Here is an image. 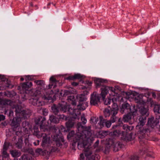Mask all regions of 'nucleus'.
I'll list each match as a JSON object with an SVG mask.
<instances>
[{
    "label": "nucleus",
    "instance_id": "1",
    "mask_svg": "<svg viewBox=\"0 0 160 160\" xmlns=\"http://www.w3.org/2000/svg\"><path fill=\"white\" fill-rule=\"evenodd\" d=\"M91 128L90 126H83L80 122L77 123L76 138L77 140L79 141L78 148L84 151L85 156L87 158H89L92 153L90 146L88 145V142L92 140V138Z\"/></svg>",
    "mask_w": 160,
    "mask_h": 160
},
{
    "label": "nucleus",
    "instance_id": "2",
    "mask_svg": "<svg viewBox=\"0 0 160 160\" xmlns=\"http://www.w3.org/2000/svg\"><path fill=\"white\" fill-rule=\"evenodd\" d=\"M138 120L139 122L136 128L138 130L139 138L140 139V143L142 145H143L146 143V140L149 139L148 136L150 132V129L148 128L147 126L143 127L146 121V116H140Z\"/></svg>",
    "mask_w": 160,
    "mask_h": 160
},
{
    "label": "nucleus",
    "instance_id": "3",
    "mask_svg": "<svg viewBox=\"0 0 160 160\" xmlns=\"http://www.w3.org/2000/svg\"><path fill=\"white\" fill-rule=\"evenodd\" d=\"M118 108L117 104H114V105L112 106L110 110L107 108L104 109L103 111L104 116L107 118L111 115V120L113 123L115 122L117 119L116 115L118 113Z\"/></svg>",
    "mask_w": 160,
    "mask_h": 160
},
{
    "label": "nucleus",
    "instance_id": "4",
    "mask_svg": "<svg viewBox=\"0 0 160 160\" xmlns=\"http://www.w3.org/2000/svg\"><path fill=\"white\" fill-rule=\"evenodd\" d=\"M13 109H15L16 116L22 117V119H26L29 116L30 113L29 111L24 110L20 106L14 105Z\"/></svg>",
    "mask_w": 160,
    "mask_h": 160
},
{
    "label": "nucleus",
    "instance_id": "5",
    "mask_svg": "<svg viewBox=\"0 0 160 160\" xmlns=\"http://www.w3.org/2000/svg\"><path fill=\"white\" fill-rule=\"evenodd\" d=\"M67 107L66 106V102H63L59 103L57 106L54 104L51 107L53 112L55 114H57L60 112H67Z\"/></svg>",
    "mask_w": 160,
    "mask_h": 160
},
{
    "label": "nucleus",
    "instance_id": "6",
    "mask_svg": "<svg viewBox=\"0 0 160 160\" xmlns=\"http://www.w3.org/2000/svg\"><path fill=\"white\" fill-rule=\"evenodd\" d=\"M46 118L44 117H39L35 119V123L36 124H39L40 130L42 131L45 132L48 130L47 125H45L44 122Z\"/></svg>",
    "mask_w": 160,
    "mask_h": 160
},
{
    "label": "nucleus",
    "instance_id": "7",
    "mask_svg": "<svg viewBox=\"0 0 160 160\" xmlns=\"http://www.w3.org/2000/svg\"><path fill=\"white\" fill-rule=\"evenodd\" d=\"M99 118L100 121L96 126L97 128L100 129L105 126L108 128L110 127L112 122L111 119L110 120H107L104 119L102 116H100Z\"/></svg>",
    "mask_w": 160,
    "mask_h": 160
},
{
    "label": "nucleus",
    "instance_id": "8",
    "mask_svg": "<svg viewBox=\"0 0 160 160\" xmlns=\"http://www.w3.org/2000/svg\"><path fill=\"white\" fill-rule=\"evenodd\" d=\"M136 111L137 110L135 109L134 107L130 106L129 104L127 103L122 105L120 110V112L122 113L125 112L135 113Z\"/></svg>",
    "mask_w": 160,
    "mask_h": 160
},
{
    "label": "nucleus",
    "instance_id": "9",
    "mask_svg": "<svg viewBox=\"0 0 160 160\" xmlns=\"http://www.w3.org/2000/svg\"><path fill=\"white\" fill-rule=\"evenodd\" d=\"M21 118L22 117L18 116H16V117L13 118L10 124L13 131H16L18 128L20 127V125Z\"/></svg>",
    "mask_w": 160,
    "mask_h": 160
},
{
    "label": "nucleus",
    "instance_id": "10",
    "mask_svg": "<svg viewBox=\"0 0 160 160\" xmlns=\"http://www.w3.org/2000/svg\"><path fill=\"white\" fill-rule=\"evenodd\" d=\"M159 122V121L158 119L156 118H154L153 117H151L148 119V121L147 122V126L148 127V128H149L150 129V131L151 129L153 128L155 126H156Z\"/></svg>",
    "mask_w": 160,
    "mask_h": 160
},
{
    "label": "nucleus",
    "instance_id": "11",
    "mask_svg": "<svg viewBox=\"0 0 160 160\" xmlns=\"http://www.w3.org/2000/svg\"><path fill=\"white\" fill-rule=\"evenodd\" d=\"M101 95L102 97V99L104 100L106 95L108 92L109 91L114 92L115 89L112 87L103 86L101 88Z\"/></svg>",
    "mask_w": 160,
    "mask_h": 160
},
{
    "label": "nucleus",
    "instance_id": "12",
    "mask_svg": "<svg viewBox=\"0 0 160 160\" xmlns=\"http://www.w3.org/2000/svg\"><path fill=\"white\" fill-rule=\"evenodd\" d=\"M100 97L97 92H94L91 95L90 103L91 105H96L100 102Z\"/></svg>",
    "mask_w": 160,
    "mask_h": 160
},
{
    "label": "nucleus",
    "instance_id": "13",
    "mask_svg": "<svg viewBox=\"0 0 160 160\" xmlns=\"http://www.w3.org/2000/svg\"><path fill=\"white\" fill-rule=\"evenodd\" d=\"M66 106L67 107V111H68L70 114L72 115L73 117L75 118L77 115L80 113L79 110H78V109H73L70 108L69 106L67 105L66 103Z\"/></svg>",
    "mask_w": 160,
    "mask_h": 160
},
{
    "label": "nucleus",
    "instance_id": "14",
    "mask_svg": "<svg viewBox=\"0 0 160 160\" xmlns=\"http://www.w3.org/2000/svg\"><path fill=\"white\" fill-rule=\"evenodd\" d=\"M50 84L46 87L47 89H50L53 87V88H55L57 86V83L58 82L56 78L54 77H51L49 79Z\"/></svg>",
    "mask_w": 160,
    "mask_h": 160
},
{
    "label": "nucleus",
    "instance_id": "15",
    "mask_svg": "<svg viewBox=\"0 0 160 160\" xmlns=\"http://www.w3.org/2000/svg\"><path fill=\"white\" fill-rule=\"evenodd\" d=\"M112 142L111 146L113 148V151L115 152L118 151L119 149L121 148V144L119 142H113L112 140H110L109 142V144H110V142Z\"/></svg>",
    "mask_w": 160,
    "mask_h": 160
},
{
    "label": "nucleus",
    "instance_id": "16",
    "mask_svg": "<svg viewBox=\"0 0 160 160\" xmlns=\"http://www.w3.org/2000/svg\"><path fill=\"white\" fill-rule=\"evenodd\" d=\"M94 81L97 87L102 86V87L103 86H105L103 85V83L107 82V81L106 80L101 78H96Z\"/></svg>",
    "mask_w": 160,
    "mask_h": 160
},
{
    "label": "nucleus",
    "instance_id": "17",
    "mask_svg": "<svg viewBox=\"0 0 160 160\" xmlns=\"http://www.w3.org/2000/svg\"><path fill=\"white\" fill-rule=\"evenodd\" d=\"M117 102V100L115 98H107L104 101V103L105 105H109L111 103H112V106H113L114 105V104H117L116 102Z\"/></svg>",
    "mask_w": 160,
    "mask_h": 160
},
{
    "label": "nucleus",
    "instance_id": "18",
    "mask_svg": "<svg viewBox=\"0 0 160 160\" xmlns=\"http://www.w3.org/2000/svg\"><path fill=\"white\" fill-rule=\"evenodd\" d=\"M32 86V83L31 82H27L23 83L22 87L23 90H28Z\"/></svg>",
    "mask_w": 160,
    "mask_h": 160
},
{
    "label": "nucleus",
    "instance_id": "19",
    "mask_svg": "<svg viewBox=\"0 0 160 160\" xmlns=\"http://www.w3.org/2000/svg\"><path fill=\"white\" fill-rule=\"evenodd\" d=\"M10 152L12 157L16 158L19 157L21 155V152L16 149L10 150Z\"/></svg>",
    "mask_w": 160,
    "mask_h": 160
},
{
    "label": "nucleus",
    "instance_id": "20",
    "mask_svg": "<svg viewBox=\"0 0 160 160\" xmlns=\"http://www.w3.org/2000/svg\"><path fill=\"white\" fill-rule=\"evenodd\" d=\"M128 112L127 114L124 115L123 118V121L124 122H127L131 120L132 115L134 114V113Z\"/></svg>",
    "mask_w": 160,
    "mask_h": 160
},
{
    "label": "nucleus",
    "instance_id": "21",
    "mask_svg": "<svg viewBox=\"0 0 160 160\" xmlns=\"http://www.w3.org/2000/svg\"><path fill=\"white\" fill-rule=\"evenodd\" d=\"M67 100L70 103L73 105H76V101L75 97L73 95H70L68 97Z\"/></svg>",
    "mask_w": 160,
    "mask_h": 160
},
{
    "label": "nucleus",
    "instance_id": "22",
    "mask_svg": "<svg viewBox=\"0 0 160 160\" xmlns=\"http://www.w3.org/2000/svg\"><path fill=\"white\" fill-rule=\"evenodd\" d=\"M74 121L72 119H70L66 122V126L68 129L72 128L74 126Z\"/></svg>",
    "mask_w": 160,
    "mask_h": 160
},
{
    "label": "nucleus",
    "instance_id": "23",
    "mask_svg": "<svg viewBox=\"0 0 160 160\" xmlns=\"http://www.w3.org/2000/svg\"><path fill=\"white\" fill-rule=\"evenodd\" d=\"M140 112L142 115L141 116H144L146 117L149 115L148 108L142 107L140 109Z\"/></svg>",
    "mask_w": 160,
    "mask_h": 160
},
{
    "label": "nucleus",
    "instance_id": "24",
    "mask_svg": "<svg viewBox=\"0 0 160 160\" xmlns=\"http://www.w3.org/2000/svg\"><path fill=\"white\" fill-rule=\"evenodd\" d=\"M22 139V137H21L20 138H18V141L15 143V145L17 148L18 149L22 148L23 144Z\"/></svg>",
    "mask_w": 160,
    "mask_h": 160
},
{
    "label": "nucleus",
    "instance_id": "25",
    "mask_svg": "<svg viewBox=\"0 0 160 160\" xmlns=\"http://www.w3.org/2000/svg\"><path fill=\"white\" fill-rule=\"evenodd\" d=\"M122 128L126 132H128L132 130L134 127L132 125L129 126L127 124H124L122 126Z\"/></svg>",
    "mask_w": 160,
    "mask_h": 160
},
{
    "label": "nucleus",
    "instance_id": "26",
    "mask_svg": "<svg viewBox=\"0 0 160 160\" xmlns=\"http://www.w3.org/2000/svg\"><path fill=\"white\" fill-rule=\"evenodd\" d=\"M45 133H42L38 131V129L35 128L33 132V134L36 136L38 138H40L41 137H43Z\"/></svg>",
    "mask_w": 160,
    "mask_h": 160
},
{
    "label": "nucleus",
    "instance_id": "27",
    "mask_svg": "<svg viewBox=\"0 0 160 160\" xmlns=\"http://www.w3.org/2000/svg\"><path fill=\"white\" fill-rule=\"evenodd\" d=\"M88 106L87 103L83 102H79V104L77 106L78 109L83 110Z\"/></svg>",
    "mask_w": 160,
    "mask_h": 160
},
{
    "label": "nucleus",
    "instance_id": "28",
    "mask_svg": "<svg viewBox=\"0 0 160 160\" xmlns=\"http://www.w3.org/2000/svg\"><path fill=\"white\" fill-rule=\"evenodd\" d=\"M42 137V145L44 146L48 143L50 138H49L47 137V135L46 134H45Z\"/></svg>",
    "mask_w": 160,
    "mask_h": 160
},
{
    "label": "nucleus",
    "instance_id": "29",
    "mask_svg": "<svg viewBox=\"0 0 160 160\" xmlns=\"http://www.w3.org/2000/svg\"><path fill=\"white\" fill-rule=\"evenodd\" d=\"M77 98L79 101L80 102H82L85 101L86 99L85 95L82 94L77 95Z\"/></svg>",
    "mask_w": 160,
    "mask_h": 160
},
{
    "label": "nucleus",
    "instance_id": "30",
    "mask_svg": "<svg viewBox=\"0 0 160 160\" xmlns=\"http://www.w3.org/2000/svg\"><path fill=\"white\" fill-rule=\"evenodd\" d=\"M49 120L51 122L54 123H57L58 122V119L53 115H51L49 116Z\"/></svg>",
    "mask_w": 160,
    "mask_h": 160
},
{
    "label": "nucleus",
    "instance_id": "31",
    "mask_svg": "<svg viewBox=\"0 0 160 160\" xmlns=\"http://www.w3.org/2000/svg\"><path fill=\"white\" fill-rule=\"evenodd\" d=\"M34 82L38 85L42 87H43L45 85V82L43 80H36L34 81Z\"/></svg>",
    "mask_w": 160,
    "mask_h": 160
},
{
    "label": "nucleus",
    "instance_id": "32",
    "mask_svg": "<svg viewBox=\"0 0 160 160\" xmlns=\"http://www.w3.org/2000/svg\"><path fill=\"white\" fill-rule=\"evenodd\" d=\"M155 112L160 114V105H155L154 108Z\"/></svg>",
    "mask_w": 160,
    "mask_h": 160
},
{
    "label": "nucleus",
    "instance_id": "33",
    "mask_svg": "<svg viewBox=\"0 0 160 160\" xmlns=\"http://www.w3.org/2000/svg\"><path fill=\"white\" fill-rule=\"evenodd\" d=\"M98 121V118H96V117H92L90 119L91 123H92V124H97Z\"/></svg>",
    "mask_w": 160,
    "mask_h": 160
},
{
    "label": "nucleus",
    "instance_id": "34",
    "mask_svg": "<svg viewBox=\"0 0 160 160\" xmlns=\"http://www.w3.org/2000/svg\"><path fill=\"white\" fill-rule=\"evenodd\" d=\"M16 132V135L17 136H20L21 135V137H22V132L21 130V127H19L18 128L16 129V131H14Z\"/></svg>",
    "mask_w": 160,
    "mask_h": 160
},
{
    "label": "nucleus",
    "instance_id": "35",
    "mask_svg": "<svg viewBox=\"0 0 160 160\" xmlns=\"http://www.w3.org/2000/svg\"><path fill=\"white\" fill-rule=\"evenodd\" d=\"M58 135L54 136V140L56 141V144L59 147L62 145V144L59 142L60 140V139L58 138Z\"/></svg>",
    "mask_w": 160,
    "mask_h": 160
},
{
    "label": "nucleus",
    "instance_id": "36",
    "mask_svg": "<svg viewBox=\"0 0 160 160\" xmlns=\"http://www.w3.org/2000/svg\"><path fill=\"white\" fill-rule=\"evenodd\" d=\"M9 145V142H5L4 143L2 150L7 151Z\"/></svg>",
    "mask_w": 160,
    "mask_h": 160
},
{
    "label": "nucleus",
    "instance_id": "37",
    "mask_svg": "<svg viewBox=\"0 0 160 160\" xmlns=\"http://www.w3.org/2000/svg\"><path fill=\"white\" fill-rule=\"evenodd\" d=\"M22 160H30V157L28 154L23 155L21 157Z\"/></svg>",
    "mask_w": 160,
    "mask_h": 160
},
{
    "label": "nucleus",
    "instance_id": "38",
    "mask_svg": "<svg viewBox=\"0 0 160 160\" xmlns=\"http://www.w3.org/2000/svg\"><path fill=\"white\" fill-rule=\"evenodd\" d=\"M74 79H82L84 78V76L82 75H81L80 74H75L74 76Z\"/></svg>",
    "mask_w": 160,
    "mask_h": 160
},
{
    "label": "nucleus",
    "instance_id": "39",
    "mask_svg": "<svg viewBox=\"0 0 160 160\" xmlns=\"http://www.w3.org/2000/svg\"><path fill=\"white\" fill-rule=\"evenodd\" d=\"M2 154L3 157L7 158L9 156V154L7 152V150H2Z\"/></svg>",
    "mask_w": 160,
    "mask_h": 160
},
{
    "label": "nucleus",
    "instance_id": "40",
    "mask_svg": "<svg viewBox=\"0 0 160 160\" xmlns=\"http://www.w3.org/2000/svg\"><path fill=\"white\" fill-rule=\"evenodd\" d=\"M121 134V131L119 130H115L112 132V135L115 136H118Z\"/></svg>",
    "mask_w": 160,
    "mask_h": 160
},
{
    "label": "nucleus",
    "instance_id": "41",
    "mask_svg": "<svg viewBox=\"0 0 160 160\" xmlns=\"http://www.w3.org/2000/svg\"><path fill=\"white\" fill-rule=\"evenodd\" d=\"M154 158L153 154L152 153H148L147 154L146 158L148 159H150L152 160Z\"/></svg>",
    "mask_w": 160,
    "mask_h": 160
},
{
    "label": "nucleus",
    "instance_id": "42",
    "mask_svg": "<svg viewBox=\"0 0 160 160\" xmlns=\"http://www.w3.org/2000/svg\"><path fill=\"white\" fill-rule=\"evenodd\" d=\"M31 102H32V105H33L34 106H38L39 105V104L38 103H37L36 102H37V98H32V99H31Z\"/></svg>",
    "mask_w": 160,
    "mask_h": 160
},
{
    "label": "nucleus",
    "instance_id": "43",
    "mask_svg": "<svg viewBox=\"0 0 160 160\" xmlns=\"http://www.w3.org/2000/svg\"><path fill=\"white\" fill-rule=\"evenodd\" d=\"M25 77V80H32L34 79V76L32 75H28L24 76Z\"/></svg>",
    "mask_w": 160,
    "mask_h": 160
},
{
    "label": "nucleus",
    "instance_id": "44",
    "mask_svg": "<svg viewBox=\"0 0 160 160\" xmlns=\"http://www.w3.org/2000/svg\"><path fill=\"white\" fill-rule=\"evenodd\" d=\"M81 120V123L83 124H85L87 122V120L84 115L82 116Z\"/></svg>",
    "mask_w": 160,
    "mask_h": 160
},
{
    "label": "nucleus",
    "instance_id": "45",
    "mask_svg": "<svg viewBox=\"0 0 160 160\" xmlns=\"http://www.w3.org/2000/svg\"><path fill=\"white\" fill-rule=\"evenodd\" d=\"M72 93V92L69 90H65L64 91L63 95L66 96L71 94Z\"/></svg>",
    "mask_w": 160,
    "mask_h": 160
},
{
    "label": "nucleus",
    "instance_id": "46",
    "mask_svg": "<svg viewBox=\"0 0 160 160\" xmlns=\"http://www.w3.org/2000/svg\"><path fill=\"white\" fill-rule=\"evenodd\" d=\"M131 160H139L138 157L136 155H133L130 157Z\"/></svg>",
    "mask_w": 160,
    "mask_h": 160
},
{
    "label": "nucleus",
    "instance_id": "47",
    "mask_svg": "<svg viewBox=\"0 0 160 160\" xmlns=\"http://www.w3.org/2000/svg\"><path fill=\"white\" fill-rule=\"evenodd\" d=\"M49 150L51 152H55L57 150L58 148L56 147H52L50 148Z\"/></svg>",
    "mask_w": 160,
    "mask_h": 160
},
{
    "label": "nucleus",
    "instance_id": "48",
    "mask_svg": "<svg viewBox=\"0 0 160 160\" xmlns=\"http://www.w3.org/2000/svg\"><path fill=\"white\" fill-rule=\"evenodd\" d=\"M42 112L43 115L46 116L48 115V110L46 108H43Z\"/></svg>",
    "mask_w": 160,
    "mask_h": 160
},
{
    "label": "nucleus",
    "instance_id": "49",
    "mask_svg": "<svg viewBox=\"0 0 160 160\" xmlns=\"http://www.w3.org/2000/svg\"><path fill=\"white\" fill-rule=\"evenodd\" d=\"M11 101L8 99L5 100L4 102V105H11Z\"/></svg>",
    "mask_w": 160,
    "mask_h": 160
},
{
    "label": "nucleus",
    "instance_id": "50",
    "mask_svg": "<svg viewBox=\"0 0 160 160\" xmlns=\"http://www.w3.org/2000/svg\"><path fill=\"white\" fill-rule=\"evenodd\" d=\"M58 118L60 119H66V117L63 114L60 115L58 116Z\"/></svg>",
    "mask_w": 160,
    "mask_h": 160
},
{
    "label": "nucleus",
    "instance_id": "51",
    "mask_svg": "<svg viewBox=\"0 0 160 160\" xmlns=\"http://www.w3.org/2000/svg\"><path fill=\"white\" fill-rule=\"evenodd\" d=\"M36 103L37 104L38 103L39 104V105H38V106H38V107H39L40 106H41L43 104V102H42L41 101L39 100L38 99H37V102H36Z\"/></svg>",
    "mask_w": 160,
    "mask_h": 160
},
{
    "label": "nucleus",
    "instance_id": "52",
    "mask_svg": "<svg viewBox=\"0 0 160 160\" xmlns=\"http://www.w3.org/2000/svg\"><path fill=\"white\" fill-rule=\"evenodd\" d=\"M13 111L12 110H10L9 112L8 116L10 118H12L13 116Z\"/></svg>",
    "mask_w": 160,
    "mask_h": 160
},
{
    "label": "nucleus",
    "instance_id": "53",
    "mask_svg": "<svg viewBox=\"0 0 160 160\" xmlns=\"http://www.w3.org/2000/svg\"><path fill=\"white\" fill-rule=\"evenodd\" d=\"M5 116L2 114H0V121L4 120L5 119Z\"/></svg>",
    "mask_w": 160,
    "mask_h": 160
},
{
    "label": "nucleus",
    "instance_id": "54",
    "mask_svg": "<svg viewBox=\"0 0 160 160\" xmlns=\"http://www.w3.org/2000/svg\"><path fill=\"white\" fill-rule=\"evenodd\" d=\"M66 79L68 80H73L74 79V76H70L67 78Z\"/></svg>",
    "mask_w": 160,
    "mask_h": 160
},
{
    "label": "nucleus",
    "instance_id": "55",
    "mask_svg": "<svg viewBox=\"0 0 160 160\" xmlns=\"http://www.w3.org/2000/svg\"><path fill=\"white\" fill-rule=\"evenodd\" d=\"M85 158L83 153L80 154V160H84Z\"/></svg>",
    "mask_w": 160,
    "mask_h": 160
},
{
    "label": "nucleus",
    "instance_id": "56",
    "mask_svg": "<svg viewBox=\"0 0 160 160\" xmlns=\"http://www.w3.org/2000/svg\"><path fill=\"white\" fill-rule=\"evenodd\" d=\"M99 141L98 140H97V141H96V142L94 144V145H93L95 148H96V147H97L98 146V144H99Z\"/></svg>",
    "mask_w": 160,
    "mask_h": 160
},
{
    "label": "nucleus",
    "instance_id": "57",
    "mask_svg": "<svg viewBox=\"0 0 160 160\" xmlns=\"http://www.w3.org/2000/svg\"><path fill=\"white\" fill-rule=\"evenodd\" d=\"M121 126L120 125L117 124L114 125L112 127V128H113V129H115L117 128L118 129L119 128V127Z\"/></svg>",
    "mask_w": 160,
    "mask_h": 160
},
{
    "label": "nucleus",
    "instance_id": "58",
    "mask_svg": "<svg viewBox=\"0 0 160 160\" xmlns=\"http://www.w3.org/2000/svg\"><path fill=\"white\" fill-rule=\"evenodd\" d=\"M139 99V97H138L137 98H135V100H137L138 101H136V102H138V103H141L142 102V101L141 100H140V99L139 100H138V99Z\"/></svg>",
    "mask_w": 160,
    "mask_h": 160
},
{
    "label": "nucleus",
    "instance_id": "59",
    "mask_svg": "<svg viewBox=\"0 0 160 160\" xmlns=\"http://www.w3.org/2000/svg\"><path fill=\"white\" fill-rule=\"evenodd\" d=\"M39 140H37L36 142H34L33 143L35 146H37L39 145Z\"/></svg>",
    "mask_w": 160,
    "mask_h": 160
},
{
    "label": "nucleus",
    "instance_id": "60",
    "mask_svg": "<svg viewBox=\"0 0 160 160\" xmlns=\"http://www.w3.org/2000/svg\"><path fill=\"white\" fill-rule=\"evenodd\" d=\"M72 85L74 86H76L78 85V83L76 82H73L72 83Z\"/></svg>",
    "mask_w": 160,
    "mask_h": 160
},
{
    "label": "nucleus",
    "instance_id": "61",
    "mask_svg": "<svg viewBox=\"0 0 160 160\" xmlns=\"http://www.w3.org/2000/svg\"><path fill=\"white\" fill-rule=\"evenodd\" d=\"M108 132L107 131H104L102 132V134H103L105 135H106L108 134Z\"/></svg>",
    "mask_w": 160,
    "mask_h": 160
},
{
    "label": "nucleus",
    "instance_id": "62",
    "mask_svg": "<svg viewBox=\"0 0 160 160\" xmlns=\"http://www.w3.org/2000/svg\"><path fill=\"white\" fill-rule=\"evenodd\" d=\"M42 152V149L40 148H38L36 150V152L40 153Z\"/></svg>",
    "mask_w": 160,
    "mask_h": 160
},
{
    "label": "nucleus",
    "instance_id": "63",
    "mask_svg": "<svg viewBox=\"0 0 160 160\" xmlns=\"http://www.w3.org/2000/svg\"><path fill=\"white\" fill-rule=\"evenodd\" d=\"M86 83L89 85V86H90L91 85L92 83V82L90 81H86Z\"/></svg>",
    "mask_w": 160,
    "mask_h": 160
},
{
    "label": "nucleus",
    "instance_id": "64",
    "mask_svg": "<svg viewBox=\"0 0 160 160\" xmlns=\"http://www.w3.org/2000/svg\"><path fill=\"white\" fill-rule=\"evenodd\" d=\"M28 138H26L25 139V143L27 144V143H28Z\"/></svg>",
    "mask_w": 160,
    "mask_h": 160
}]
</instances>
